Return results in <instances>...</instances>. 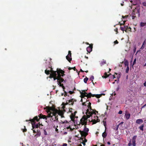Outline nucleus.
I'll return each instance as SVG.
<instances>
[{
	"label": "nucleus",
	"instance_id": "obj_1",
	"mask_svg": "<svg viewBox=\"0 0 146 146\" xmlns=\"http://www.w3.org/2000/svg\"><path fill=\"white\" fill-rule=\"evenodd\" d=\"M44 109L46 110V111L48 113L47 116L41 114L38 116V117L36 116L33 119L30 120V121L32 122V130L34 133H35V131L33 129L34 128H38L40 125L39 123H36V121H38L40 118L46 119L47 117H50L52 120L54 121L58 120L57 117L58 115L60 116L61 118L64 117L63 111L59 109L57 110L54 107L48 106H46Z\"/></svg>",
	"mask_w": 146,
	"mask_h": 146
},
{
	"label": "nucleus",
	"instance_id": "obj_2",
	"mask_svg": "<svg viewBox=\"0 0 146 146\" xmlns=\"http://www.w3.org/2000/svg\"><path fill=\"white\" fill-rule=\"evenodd\" d=\"M45 72L47 74H50V78H53L54 80H57L58 84L60 86L62 87L63 89H64V87L63 84H61V83L64 81L63 79L61 78V76H63L64 75V71L58 69H57L56 71H54L50 68V70H46Z\"/></svg>",
	"mask_w": 146,
	"mask_h": 146
},
{
	"label": "nucleus",
	"instance_id": "obj_3",
	"mask_svg": "<svg viewBox=\"0 0 146 146\" xmlns=\"http://www.w3.org/2000/svg\"><path fill=\"white\" fill-rule=\"evenodd\" d=\"M80 97L81 98V101L82 102V104H84V103L86 102V101L87 100H86L85 97L87 98V99L88 98H90L91 96H92V97L95 96L97 98H99L102 95V94L92 95L91 93L88 94L86 92V91L85 90L82 91L81 92H80Z\"/></svg>",
	"mask_w": 146,
	"mask_h": 146
},
{
	"label": "nucleus",
	"instance_id": "obj_4",
	"mask_svg": "<svg viewBox=\"0 0 146 146\" xmlns=\"http://www.w3.org/2000/svg\"><path fill=\"white\" fill-rule=\"evenodd\" d=\"M96 112L97 113V112L93 110V111L90 112L89 114H87V113H85L87 115L88 118H89V122H92L93 124H95L99 121L98 117L96 115Z\"/></svg>",
	"mask_w": 146,
	"mask_h": 146
},
{
	"label": "nucleus",
	"instance_id": "obj_5",
	"mask_svg": "<svg viewBox=\"0 0 146 146\" xmlns=\"http://www.w3.org/2000/svg\"><path fill=\"white\" fill-rule=\"evenodd\" d=\"M76 112V111H75L74 113H72L70 115V118L72 120V124H73L71 125H70L67 127L68 129H70V131H72L75 129H77L78 128V127L75 124V122L76 121L77 119V117L75 116V113Z\"/></svg>",
	"mask_w": 146,
	"mask_h": 146
},
{
	"label": "nucleus",
	"instance_id": "obj_6",
	"mask_svg": "<svg viewBox=\"0 0 146 146\" xmlns=\"http://www.w3.org/2000/svg\"><path fill=\"white\" fill-rule=\"evenodd\" d=\"M82 105L84 106L83 112V113H87V114H89V113L93 111V110L91 108V103L88 100H86V102L84 104H83Z\"/></svg>",
	"mask_w": 146,
	"mask_h": 146
},
{
	"label": "nucleus",
	"instance_id": "obj_7",
	"mask_svg": "<svg viewBox=\"0 0 146 146\" xmlns=\"http://www.w3.org/2000/svg\"><path fill=\"white\" fill-rule=\"evenodd\" d=\"M88 118H88L87 115H84L80 120V123L82 125H85L87 123L89 122L88 119Z\"/></svg>",
	"mask_w": 146,
	"mask_h": 146
},
{
	"label": "nucleus",
	"instance_id": "obj_8",
	"mask_svg": "<svg viewBox=\"0 0 146 146\" xmlns=\"http://www.w3.org/2000/svg\"><path fill=\"white\" fill-rule=\"evenodd\" d=\"M89 131L88 128H86L85 126H84V129L83 131L81 132V135L85 137L88 135V132Z\"/></svg>",
	"mask_w": 146,
	"mask_h": 146
},
{
	"label": "nucleus",
	"instance_id": "obj_9",
	"mask_svg": "<svg viewBox=\"0 0 146 146\" xmlns=\"http://www.w3.org/2000/svg\"><path fill=\"white\" fill-rule=\"evenodd\" d=\"M140 9L139 8H135V9L133 10L132 14L135 15L136 14L138 13V15L139 16L140 15Z\"/></svg>",
	"mask_w": 146,
	"mask_h": 146
},
{
	"label": "nucleus",
	"instance_id": "obj_10",
	"mask_svg": "<svg viewBox=\"0 0 146 146\" xmlns=\"http://www.w3.org/2000/svg\"><path fill=\"white\" fill-rule=\"evenodd\" d=\"M66 59L69 62L71 60H72V58H71V51H68V55L66 56Z\"/></svg>",
	"mask_w": 146,
	"mask_h": 146
},
{
	"label": "nucleus",
	"instance_id": "obj_11",
	"mask_svg": "<svg viewBox=\"0 0 146 146\" xmlns=\"http://www.w3.org/2000/svg\"><path fill=\"white\" fill-rule=\"evenodd\" d=\"M92 45H90V46L86 48V50L87 51L90 53L92 50Z\"/></svg>",
	"mask_w": 146,
	"mask_h": 146
},
{
	"label": "nucleus",
	"instance_id": "obj_12",
	"mask_svg": "<svg viewBox=\"0 0 146 146\" xmlns=\"http://www.w3.org/2000/svg\"><path fill=\"white\" fill-rule=\"evenodd\" d=\"M125 116V118L127 119H128L130 118V114L127 112H126Z\"/></svg>",
	"mask_w": 146,
	"mask_h": 146
},
{
	"label": "nucleus",
	"instance_id": "obj_13",
	"mask_svg": "<svg viewBox=\"0 0 146 146\" xmlns=\"http://www.w3.org/2000/svg\"><path fill=\"white\" fill-rule=\"evenodd\" d=\"M115 74L116 75V77L117 79H118L120 78V76H121V74H118L117 73H115V74L113 75V78H115L116 76H115Z\"/></svg>",
	"mask_w": 146,
	"mask_h": 146
},
{
	"label": "nucleus",
	"instance_id": "obj_14",
	"mask_svg": "<svg viewBox=\"0 0 146 146\" xmlns=\"http://www.w3.org/2000/svg\"><path fill=\"white\" fill-rule=\"evenodd\" d=\"M136 122L137 123L139 124L143 122V120L141 119H139L136 120Z\"/></svg>",
	"mask_w": 146,
	"mask_h": 146
},
{
	"label": "nucleus",
	"instance_id": "obj_15",
	"mask_svg": "<svg viewBox=\"0 0 146 146\" xmlns=\"http://www.w3.org/2000/svg\"><path fill=\"white\" fill-rule=\"evenodd\" d=\"M124 63L125 66H128L129 65V62L128 61L125 59H124Z\"/></svg>",
	"mask_w": 146,
	"mask_h": 146
},
{
	"label": "nucleus",
	"instance_id": "obj_16",
	"mask_svg": "<svg viewBox=\"0 0 146 146\" xmlns=\"http://www.w3.org/2000/svg\"><path fill=\"white\" fill-rule=\"evenodd\" d=\"M127 28H128L127 27H120V29L121 30L123 31H126V29Z\"/></svg>",
	"mask_w": 146,
	"mask_h": 146
},
{
	"label": "nucleus",
	"instance_id": "obj_17",
	"mask_svg": "<svg viewBox=\"0 0 146 146\" xmlns=\"http://www.w3.org/2000/svg\"><path fill=\"white\" fill-rule=\"evenodd\" d=\"M73 99L69 100L68 101V103H69V104H72L73 102Z\"/></svg>",
	"mask_w": 146,
	"mask_h": 146
},
{
	"label": "nucleus",
	"instance_id": "obj_18",
	"mask_svg": "<svg viewBox=\"0 0 146 146\" xmlns=\"http://www.w3.org/2000/svg\"><path fill=\"white\" fill-rule=\"evenodd\" d=\"M107 135V134L105 131L102 134V136L103 138H105Z\"/></svg>",
	"mask_w": 146,
	"mask_h": 146
},
{
	"label": "nucleus",
	"instance_id": "obj_19",
	"mask_svg": "<svg viewBox=\"0 0 146 146\" xmlns=\"http://www.w3.org/2000/svg\"><path fill=\"white\" fill-rule=\"evenodd\" d=\"M146 25V23H143L141 22L140 23V25L141 27H143L145 26Z\"/></svg>",
	"mask_w": 146,
	"mask_h": 146
},
{
	"label": "nucleus",
	"instance_id": "obj_20",
	"mask_svg": "<svg viewBox=\"0 0 146 146\" xmlns=\"http://www.w3.org/2000/svg\"><path fill=\"white\" fill-rule=\"evenodd\" d=\"M88 80V78L86 77V78L84 79V81L85 83H86Z\"/></svg>",
	"mask_w": 146,
	"mask_h": 146
},
{
	"label": "nucleus",
	"instance_id": "obj_21",
	"mask_svg": "<svg viewBox=\"0 0 146 146\" xmlns=\"http://www.w3.org/2000/svg\"><path fill=\"white\" fill-rule=\"evenodd\" d=\"M109 76L106 73H105L104 76H102L103 78H106Z\"/></svg>",
	"mask_w": 146,
	"mask_h": 146
},
{
	"label": "nucleus",
	"instance_id": "obj_22",
	"mask_svg": "<svg viewBox=\"0 0 146 146\" xmlns=\"http://www.w3.org/2000/svg\"><path fill=\"white\" fill-rule=\"evenodd\" d=\"M132 143L133 146H136L135 141L132 140Z\"/></svg>",
	"mask_w": 146,
	"mask_h": 146
},
{
	"label": "nucleus",
	"instance_id": "obj_23",
	"mask_svg": "<svg viewBox=\"0 0 146 146\" xmlns=\"http://www.w3.org/2000/svg\"><path fill=\"white\" fill-rule=\"evenodd\" d=\"M143 125L139 127V129L142 131H143Z\"/></svg>",
	"mask_w": 146,
	"mask_h": 146
},
{
	"label": "nucleus",
	"instance_id": "obj_24",
	"mask_svg": "<svg viewBox=\"0 0 146 146\" xmlns=\"http://www.w3.org/2000/svg\"><path fill=\"white\" fill-rule=\"evenodd\" d=\"M129 66H127L126 70V73H128V72L129 71Z\"/></svg>",
	"mask_w": 146,
	"mask_h": 146
},
{
	"label": "nucleus",
	"instance_id": "obj_25",
	"mask_svg": "<svg viewBox=\"0 0 146 146\" xmlns=\"http://www.w3.org/2000/svg\"><path fill=\"white\" fill-rule=\"evenodd\" d=\"M145 45H144V44H142V46H141L140 49H142V50L143 49H144V48H145Z\"/></svg>",
	"mask_w": 146,
	"mask_h": 146
},
{
	"label": "nucleus",
	"instance_id": "obj_26",
	"mask_svg": "<svg viewBox=\"0 0 146 146\" xmlns=\"http://www.w3.org/2000/svg\"><path fill=\"white\" fill-rule=\"evenodd\" d=\"M60 122L61 123H67V121H61Z\"/></svg>",
	"mask_w": 146,
	"mask_h": 146
},
{
	"label": "nucleus",
	"instance_id": "obj_27",
	"mask_svg": "<svg viewBox=\"0 0 146 146\" xmlns=\"http://www.w3.org/2000/svg\"><path fill=\"white\" fill-rule=\"evenodd\" d=\"M106 62L105 60H103L102 62H101V64L102 65H103L104 64L106 63Z\"/></svg>",
	"mask_w": 146,
	"mask_h": 146
},
{
	"label": "nucleus",
	"instance_id": "obj_28",
	"mask_svg": "<svg viewBox=\"0 0 146 146\" xmlns=\"http://www.w3.org/2000/svg\"><path fill=\"white\" fill-rule=\"evenodd\" d=\"M94 79V77L93 76H92L90 78V80L92 81V82L93 81V80Z\"/></svg>",
	"mask_w": 146,
	"mask_h": 146
},
{
	"label": "nucleus",
	"instance_id": "obj_29",
	"mask_svg": "<svg viewBox=\"0 0 146 146\" xmlns=\"http://www.w3.org/2000/svg\"><path fill=\"white\" fill-rule=\"evenodd\" d=\"M136 59L135 58L134 60V61H133V65H132V66L134 65L135 63H136Z\"/></svg>",
	"mask_w": 146,
	"mask_h": 146
},
{
	"label": "nucleus",
	"instance_id": "obj_30",
	"mask_svg": "<svg viewBox=\"0 0 146 146\" xmlns=\"http://www.w3.org/2000/svg\"><path fill=\"white\" fill-rule=\"evenodd\" d=\"M136 136H134L133 137V138H132V140H134L135 141V139H136Z\"/></svg>",
	"mask_w": 146,
	"mask_h": 146
},
{
	"label": "nucleus",
	"instance_id": "obj_31",
	"mask_svg": "<svg viewBox=\"0 0 146 146\" xmlns=\"http://www.w3.org/2000/svg\"><path fill=\"white\" fill-rule=\"evenodd\" d=\"M54 127L55 128V130L57 132L58 131V129H57V127H58V126H56V127L55 126H54Z\"/></svg>",
	"mask_w": 146,
	"mask_h": 146
},
{
	"label": "nucleus",
	"instance_id": "obj_32",
	"mask_svg": "<svg viewBox=\"0 0 146 146\" xmlns=\"http://www.w3.org/2000/svg\"><path fill=\"white\" fill-rule=\"evenodd\" d=\"M143 44L145 45H146V39H145V40L143 43Z\"/></svg>",
	"mask_w": 146,
	"mask_h": 146
},
{
	"label": "nucleus",
	"instance_id": "obj_33",
	"mask_svg": "<svg viewBox=\"0 0 146 146\" xmlns=\"http://www.w3.org/2000/svg\"><path fill=\"white\" fill-rule=\"evenodd\" d=\"M122 113V111H119L118 112L119 114H121Z\"/></svg>",
	"mask_w": 146,
	"mask_h": 146
},
{
	"label": "nucleus",
	"instance_id": "obj_34",
	"mask_svg": "<svg viewBox=\"0 0 146 146\" xmlns=\"http://www.w3.org/2000/svg\"><path fill=\"white\" fill-rule=\"evenodd\" d=\"M114 42L115 44H117L118 43V42L117 40H116Z\"/></svg>",
	"mask_w": 146,
	"mask_h": 146
},
{
	"label": "nucleus",
	"instance_id": "obj_35",
	"mask_svg": "<svg viewBox=\"0 0 146 146\" xmlns=\"http://www.w3.org/2000/svg\"><path fill=\"white\" fill-rule=\"evenodd\" d=\"M132 145L131 142L130 141L129 143H128V146H131Z\"/></svg>",
	"mask_w": 146,
	"mask_h": 146
},
{
	"label": "nucleus",
	"instance_id": "obj_36",
	"mask_svg": "<svg viewBox=\"0 0 146 146\" xmlns=\"http://www.w3.org/2000/svg\"><path fill=\"white\" fill-rule=\"evenodd\" d=\"M143 5L144 6H146V3L144 2L143 3Z\"/></svg>",
	"mask_w": 146,
	"mask_h": 146
},
{
	"label": "nucleus",
	"instance_id": "obj_37",
	"mask_svg": "<svg viewBox=\"0 0 146 146\" xmlns=\"http://www.w3.org/2000/svg\"><path fill=\"white\" fill-rule=\"evenodd\" d=\"M106 123L105 122V123H104V126L105 127V130H106Z\"/></svg>",
	"mask_w": 146,
	"mask_h": 146
},
{
	"label": "nucleus",
	"instance_id": "obj_38",
	"mask_svg": "<svg viewBox=\"0 0 146 146\" xmlns=\"http://www.w3.org/2000/svg\"><path fill=\"white\" fill-rule=\"evenodd\" d=\"M73 68H70V67H69L68 68V69L69 70H71L72 69H73Z\"/></svg>",
	"mask_w": 146,
	"mask_h": 146
},
{
	"label": "nucleus",
	"instance_id": "obj_39",
	"mask_svg": "<svg viewBox=\"0 0 146 146\" xmlns=\"http://www.w3.org/2000/svg\"><path fill=\"white\" fill-rule=\"evenodd\" d=\"M144 85L145 86H146V81L144 83Z\"/></svg>",
	"mask_w": 146,
	"mask_h": 146
},
{
	"label": "nucleus",
	"instance_id": "obj_40",
	"mask_svg": "<svg viewBox=\"0 0 146 146\" xmlns=\"http://www.w3.org/2000/svg\"><path fill=\"white\" fill-rule=\"evenodd\" d=\"M69 92L70 94H72L73 93V92L71 91H69Z\"/></svg>",
	"mask_w": 146,
	"mask_h": 146
},
{
	"label": "nucleus",
	"instance_id": "obj_41",
	"mask_svg": "<svg viewBox=\"0 0 146 146\" xmlns=\"http://www.w3.org/2000/svg\"><path fill=\"white\" fill-rule=\"evenodd\" d=\"M67 95V93L66 92H65V94H64V96H66Z\"/></svg>",
	"mask_w": 146,
	"mask_h": 146
},
{
	"label": "nucleus",
	"instance_id": "obj_42",
	"mask_svg": "<svg viewBox=\"0 0 146 146\" xmlns=\"http://www.w3.org/2000/svg\"><path fill=\"white\" fill-rule=\"evenodd\" d=\"M26 131V129H25L23 130V132H25V131Z\"/></svg>",
	"mask_w": 146,
	"mask_h": 146
},
{
	"label": "nucleus",
	"instance_id": "obj_43",
	"mask_svg": "<svg viewBox=\"0 0 146 146\" xmlns=\"http://www.w3.org/2000/svg\"><path fill=\"white\" fill-rule=\"evenodd\" d=\"M107 143L108 145H110V142H108V143Z\"/></svg>",
	"mask_w": 146,
	"mask_h": 146
},
{
	"label": "nucleus",
	"instance_id": "obj_44",
	"mask_svg": "<svg viewBox=\"0 0 146 146\" xmlns=\"http://www.w3.org/2000/svg\"><path fill=\"white\" fill-rule=\"evenodd\" d=\"M44 132H44V134L45 135H47V134L46 132V131H44Z\"/></svg>",
	"mask_w": 146,
	"mask_h": 146
},
{
	"label": "nucleus",
	"instance_id": "obj_45",
	"mask_svg": "<svg viewBox=\"0 0 146 146\" xmlns=\"http://www.w3.org/2000/svg\"><path fill=\"white\" fill-rule=\"evenodd\" d=\"M73 69H73L74 70H75V69H76V68L75 67H74V68H73Z\"/></svg>",
	"mask_w": 146,
	"mask_h": 146
},
{
	"label": "nucleus",
	"instance_id": "obj_46",
	"mask_svg": "<svg viewBox=\"0 0 146 146\" xmlns=\"http://www.w3.org/2000/svg\"><path fill=\"white\" fill-rule=\"evenodd\" d=\"M108 106H107V108H106V109H107V110H108Z\"/></svg>",
	"mask_w": 146,
	"mask_h": 146
},
{
	"label": "nucleus",
	"instance_id": "obj_47",
	"mask_svg": "<svg viewBox=\"0 0 146 146\" xmlns=\"http://www.w3.org/2000/svg\"><path fill=\"white\" fill-rule=\"evenodd\" d=\"M85 142H86L87 141V140L86 139H85Z\"/></svg>",
	"mask_w": 146,
	"mask_h": 146
},
{
	"label": "nucleus",
	"instance_id": "obj_48",
	"mask_svg": "<svg viewBox=\"0 0 146 146\" xmlns=\"http://www.w3.org/2000/svg\"><path fill=\"white\" fill-rule=\"evenodd\" d=\"M98 102H100V100H99V99H98Z\"/></svg>",
	"mask_w": 146,
	"mask_h": 146
},
{
	"label": "nucleus",
	"instance_id": "obj_49",
	"mask_svg": "<svg viewBox=\"0 0 146 146\" xmlns=\"http://www.w3.org/2000/svg\"><path fill=\"white\" fill-rule=\"evenodd\" d=\"M135 17V16H133V18H132V19H134V18Z\"/></svg>",
	"mask_w": 146,
	"mask_h": 146
},
{
	"label": "nucleus",
	"instance_id": "obj_50",
	"mask_svg": "<svg viewBox=\"0 0 146 146\" xmlns=\"http://www.w3.org/2000/svg\"><path fill=\"white\" fill-rule=\"evenodd\" d=\"M121 6H123V4H122V3H121Z\"/></svg>",
	"mask_w": 146,
	"mask_h": 146
},
{
	"label": "nucleus",
	"instance_id": "obj_51",
	"mask_svg": "<svg viewBox=\"0 0 146 146\" xmlns=\"http://www.w3.org/2000/svg\"><path fill=\"white\" fill-rule=\"evenodd\" d=\"M101 146H105L104 145H101Z\"/></svg>",
	"mask_w": 146,
	"mask_h": 146
},
{
	"label": "nucleus",
	"instance_id": "obj_52",
	"mask_svg": "<svg viewBox=\"0 0 146 146\" xmlns=\"http://www.w3.org/2000/svg\"><path fill=\"white\" fill-rule=\"evenodd\" d=\"M78 146H82V145H79Z\"/></svg>",
	"mask_w": 146,
	"mask_h": 146
},
{
	"label": "nucleus",
	"instance_id": "obj_53",
	"mask_svg": "<svg viewBox=\"0 0 146 146\" xmlns=\"http://www.w3.org/2000/svg\"><path fill=\"white\" fill-rule=\"evenodd\" d=\"M111 69L110 68L109 69V71H111Z\"/></svg>",
	"mask_w": 146,
	"mask_h": 146
},
{
	"label": "nucleus",
	"instance_id": "obj_54",
	"mask_svg": "<svg viewBox=\"0 0 146 146\" xmlns=\"http://www.w3.org/2000/svg\"><path fill=\"white\" fill-rule=\"evenodd\" d=\"M81 71L82 72H83V71L81 69Z\"/></svg>",
	"mask_w": 146,
	"mask_h": 146
},
{
	"label": "nucleus",
	"instance_id": "obj_55",
	"mask_svg": "<svg viewBox=\"0 0 146 146\" xmlns=\"http://www.w3.org/2000/svg\"><path fill=\"white\" fill-rule=\"evenodd\" d=\"M86 44H88L90 45V44H89L88 43H86Z\"/></svg>",
	"mask_w": 146,
	"mask_h": 146
},
{
	"label": "nucleus",
	"instance_id": "obj_56",
	"mask_svg": "<svg viewBox=\"0 0 146 146\" xmlns=\"http://www.w3.org/2000/svg\"><path fill=\"white\" fill-rule=\"evenodd\" d=\"M86 58L87 59L88 58V57H86Z\"/></svg>",
	"mask_w": 146,
	"mask_h": 146
},
{
	"label": "nucleus",
	"instance_id": "obj_57",
	"mask_svg": "<svg viewBox=\"0 0 146 146\" xmlns=\"http://www.w3.org/2000/svg\"><path fill=\"white\" fill-rule=\"evenodd\" d=\"M86 72H88V71H85Z\"/></svg>",
	"mask_w": 146,
	"mask_h": 146
},
{
	"label": "nucleus",
	"instance_id": "obj_58",
	"mask_svg": "<svg viewBox=\"0 0 146 146\" xmlns=\"http://www.w3.org/2000/svg\"><path fill=\"white\" fill-rule=\"evenodd\" d=\"M131 3H132V1H131Z\"/></svg>",
	"mask_w": 146,
	"mask_h": 146
},
{
	"label": "nucleus",
	"instance_id": "obj_59",
	"mask_svg": "<svg viewBox=\"0 0 146 146\" xmlns=\"http://www.w3.org/2000/svg\"><path fill=\"white\" fill-rule=\"evenodd\" d=\"M63 95V93H62V94H61V95Z\"/></svg>",
	"mask_w": 146,
	"mask_h": 146
},
{
	"label": "nucleus",
	"instance_id": "obj_60",
	"mask_svg": "<svg viewBox=\"0 0 146 146\" xmlns=\"http://www.w3.org/2000/svg\"><path fill=\"white\" fill-rule=\"evenodd\" d=\"M129 29H131V28L130 27H129Z\"/></svg>",
	"mask_w": 146,
	"mask_h": 146
},
{
	"label": "nucleus",
	"instance_id": "obj_61",
	"mask_svg": "<svg viewBox=\"0 0 146 146\" xmlns=\"http://www.w3.org/2000/svg\"><path fill=\"white\" fill-rule=\"evenodd\" d=\"M146 104L145 105H144V106H146Z\"/></svg>",
	"mask_w": 146,
	"mask_h": 146
},
{
	"label": "nucleus",
	"instance_id": "obj_62",
	"mask_svg": "<svg viewBox=\"0 0 146 146\" xmlns=\"http://www.w3.org/2000/svg\"><path fill=\"white\" fill-rule=\"evenodd\" d=\"M116 31H117V29H116Z\"/></svg>",
	"mask_w": 146,
	"mask_h": 146
},
{
	"label": "nucleus",
	"instance_id": "obj_63",
	"mask_svg": "<svg viewBox=\"0 0 146 146\" xmlns=\"http://www.w3.org/2000/svg\"><path fill=\"white\" fill-rule=\"evenodd\" d=\"M117 31L116 30V29H115V31Z\"/></svg>",
	"mask_w": 146,
	"mask_h": 146
},
{
	"label": "nucleus",
	"instance_id": "obj_64",
	"mask_svg": "<svg viewBox=\"0 0 146 146\" xmlns=\"http://www.w3.org/2000/svg\"><path fill=\"white\" fill-rule=\"evenodd\" d=\"M113 84H114V82H113Z\"/></svg>",
	"mask_w": 146,
	"mask_h": 146
}]
</instances>
